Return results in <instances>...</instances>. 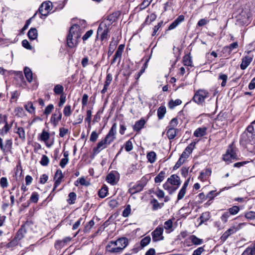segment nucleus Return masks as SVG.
Returning a JSON list of instances; mask_svg holds the SVG:
<instances>
[{
	"instance_id": "f257e3e1",
	"label": "nucleus",
	"mask_w": 255,
	"mask_h": 255,
	"mask_svg": "<svg viewBox=\"0 0 255 255\" xmlns=\"http://www.w3.org/2000/svg\"><path fill=\"white\" fill-rule=\"evenodd\" d=\"M82 31L79 30V25H73L67 37V44L70 48H74L77 46L79 39L80 38Z\"/></svg>"
},
{
	"instance_id": "f03ea898",
	"label": "nucleus",
	"mask_w": 255,
	"mask_h": 255,
	"mask_svg": "<svg viewBox=\"0 0 255 255\" xmlns=\"http://www.w3.org/2000/svg\"><path fill=\"white\" fill-rule=\"evenodd\" d=\"M128 239L125 237L119 238L116 241H112V245L116 246V248L111 249L110 246H107L106 250L108 252L117 253L122 252L128 245Z\"/></svg>"
},
{
	"instance_id": "7ed1b4c3",
	"label": "nucleus",
	"mask_w": 255,
	"mask_h": 255,
	"mask_svg": "<svg viewBox=\"0 0 255 255\" xmlns=\"http://www.w3.org/2000/svg\"><path fill=\"white\" fill-rule=\"evenodd\" d=\"M247 130L249 134L244 133L242 135V138L247 142V143L251 144H255V120L249 125Z\"/></svg>"
},
{
	"instance_id": "20e7f679",
	"label": "nucleus",
	"mask_w": 255,
	"mask_h": 255,
	"mask_svg": "<svg viewBox=\"0 0 255 255\" xmlns=\"http://www.w3.org/2000/svg\"><path fill=\"white\" fill-rule=\"evenodd\" d=\"M223 159L228 163L231 162L233 160L238 159L236 149L232 145L229 146L225 154L223 155Z\"/></svg>"
},
{
	"instance_id": "39448f33",
	"label": "nucleus",
	"mask_w": 255,
	"mask_h": 255,
	"mask_svg": "<svg viewBox=\"0 0 255 255\" xmlns=\"http://www.w3.org/2000/svg\"><path fill=\"white\" fill-rule=\"evenodd\" d=\"M109 27L107 25V23L105 21H102L99 25L97 31V39L98 38V33H101V40L103 41L107 39L109 35Z\"/></svg>"
},
{
	"instance_id": "423d86ee",
	"label": "nucleus",
	"mask_w": 255,
	"mask_h": 255,
	"mask_svg": "<svg viewBox=\"0 0 255 255\" xmlns=\"http://www.w3.org/2000/svg\"><path fill=\"white\" fill-rule=\"evenodd\" d=\"M209 93L205 90H199L195 94L193 100L198 104L204 102L205 99L208 97Z\"/></svg>"
},
{
	"instance_id": "0eeeda50",
	"label": "nucleus",
	"mask_w": 255,
	"mask_h": 255,
	"mask_svg": "<svg viewBox=\"0 0 255 255\" xmlns=\"http://www.w3.org/2000/svg\"><path fill=\"white\" fill-rule=\"evenodd\" d=\"M163 228L161 226H158L151 233L152 239L153 242H157L164 239L163 236Z\"/></svg>"
},
{
	"instance_id": "6e6552de",
	"label": "nucleus",
	"mask_w": 255,
	"mask_h": 255,
	"mask_svg": "<svg viewBox=\"0 0 255 255\" xmlns=\"http://www.w3.org/2000/svg\"><path fill=\"white\" fill-rule=\"evenodd\" d=\"M12 146V141L11 139H7L5 140L4 144L3 142V139L0 137V148L3 153L6 154L11 152Z\"/></svg>"
},
{
	"instance_id": "1a4fd4ad",
	"label": "nucleus",
	"mask_w": 255,
	"mask_h": 255,
	"mask_svg": "<svg viewBox=\"0 0 255 255\" xmlns=\"http://www.w3.org/2000/svg\"><path fill=\"white\" fill-rule=\"evenodd\" d=\"M117 125L116 123H114L112 128H111L108 133L105 137V141L109 145L116 138V133L117 132Z\"/></svg>"
},
{
	"instance_id": "9d476101",
	"label": "nucleus",
	"mask_w": 255,
	"mask_h": 255,
	"mask_svg": "<svg viewBox=\"0 0 255 255\" xmlns=\"http://www.w3.org/2000/svg\"><path fill=\"white\" fill-rule=\"evenodd\" d=\"M146 184V181L145 179L142 178L141 180L138 181L136 184L134 185L132 187L129 188V192L131 194H134L137 192L141 191L143 187Z\"/></svg>"
},
{
	"instance_id": "9b49d317",
	"label": "nucleus",
	"mask_w": 255,
	"mask_h": 255,
	"mask_svg": "<svg viewBox=\"0 0 255 255\" xmlns=\"http://www.w3.org/2000/svg\"><path fill=\"white\" fill-rule=\"evenodd\" d=\"M62 113L59 109L56 110L55 113L52 115L50 122L53 126L56 127L58 125L59 122L62 119Z\"/></svg>"
},
{
	"instance_id": "f8f14e48",
	"label": "nucleus",
	"mask_w": 255,
	"mask_h": 255,
	"mask_svg": "<svg viewBox=\"0 0 255 255\" xmlns=\"http://www.w3.org/2000/svg\"><path fill=\"white\" fill-rule=\"evenodd\" d=\"M196 142H192L189 144L187 147L185 149L184 151L182 153L180 158L182 159H185L187 158L189 155L192 153L194 147L195 146Z\"/></svg>"
},
{
	"instance_id": "ddd939ff",
	"label": "nucleus",
	"mask_w": 255,
	"mask_h": 255,
	"mask_svg": "<svg viewBox=\"0 0 255 255\" xmlns=\"http://www.w3.org/2000/svg\"><path fill=\"white\" fill-rule=\"evenodd\" d=\"M64 176L60 169H57L54 176L55 183L52 192H54L56 188L60 184Z\"/></svg>"
},
{
	"instance_id": "4468645a",
	"label": "nucleus",
	"mask_w": 255,
	"mask_h": 255,
	"mask_svg": "<svg viewBox=\"0 0 255 255\" xmlns=\"http://www.w3.org/2000/svg\"><path fill=\"white\" fill-rule=\"evenodd\" d=\"M242 224H240L237 227L233 226L226 231L222 236L221 239L224 241L226 240L231 235L235 233L240 228V226Z\"/></svg>"
},
{
	"instance_id": "2eb2a0df",
	"label": "nucleus",
	"mask_w": 255,
	"mask_h": 255,
	"mask_svg": "<svg viewBox=\"0 0 255 255\" xmlns=\"http://www.w3.org/2000/svg\"><path fill=\"white\" fill-rule=\"evenodd\" d=\"M253 58V55H246L243 57L242 59V62L240 65L241 69L242 70H245L252 62Z\"/></svg>"
},
{
	"instance_id": "dca6fc26",
	"label": "nucleus",
	"mask_w": 255,
	"mask_h": 255,
	"mask_svg": "<svg viewBox=\"0 0 255 255\" xmlns=\"http://www.w3.org/2000/svg\"><path fill=\"white\" fill-rule=\"evenodd\" d=\"M167 182L172 185L176 186L178 188L181 184L180 178L176 174H173L167 179Z\"/></svg>"
},
{
	"instance_id": "f3484780",
	"label": "nucleus",
	"mask_w": 255,
	"mask_h": 255,
	"mask_svg": "<svg viewBox=\"0 0 255 255\" xmlns=\"http://www.w3.org/2000/svg\"><path fill=\"white\" fill-rule=\"evenodd\" d=\"M117 174V173L116 171L111 172L106 177L107 182L113 185L116 184L119 180L116 176Z\"/></svg>"
},
{
	"instance_id": "a211bd4d",
	"label": "nucleus",
	"mask_w": 255,
	"mask_h": 255,
	"mask_svg": "<svg viewBox=\"0 0 255 255\" xmlns=\"http://www.w3.org/2000/svg\"><path fill=\"white\" fill-rule=\"evenodd\" d=\"M241 255H255V241L243 252Z\"/></svg>"
},
{
	"instance_id": "6ab92c4d",
	"label": "nucleus",
	"mask_w": 255,
	"mask_h": 255,
	"mask_svg": "<svg viewBox=\"0 0 255 255\" xmlns=\"http://www.w3.org/2000/svg\"><path fill=\"white\" fill-rule=\"evenodd\" d=\"M50 9V5L48 3L44 2L39 8V12L44 16H47L48 11Z\"/></svg>"
},
{
	"instance_id": "aec40b11",
	"label": "nucleus",
	"mask_w": 255,
	"mask_h": 255,
	"mask_svg": "<svg viewBox=\"0 0 255 255\" xmlns=\"http://www.w3.org/2000/svg\"><path fill=\"white\" fill-rule=\"evenodd\" d=\"M15 125H16V124H15ZM14 132L18 135L19 138L22 140L25 139V133L23 128L17 127L16 126H15L14 128Z\"/></svg>"
},
{
	"instance_id": "412c9836",
	"label": "nucleus",
	"mask_w": 255,
	"mask_h": 255,
	"mask_svg": "<svg viewBox=\"0 0 255 255\" xmlns=\"http://www.w3.org/2000/svg\"><path fill=\"white\" fill-rule=\"evenodd\" d=\"M14 121L12 120L9 124L7 123H5L4 124V127L0 129V134L2 136H4L5 134H7L9 129L11 128L13 123Z\"/></svg>"
},
{
	"instance_id": "4be33fe9",
	"label": "nucleus",
	"mask_w": 255,
	"mask_h": 255,
	"mask_svg": "<svg viewBox=\"0 0 255 255\" xmlns=\"http://www.w3.org/2000/svg\"><path fill=\"white\" fill-rule=\"evenodd\" d=\"M206 128L204 127L198 128L195 130L194 135L197 137L203 136L206 134Z\"/></svg>"
},
{
	"instance_id": "5701e85b",
	"label": "nucleus",
	"mask_w": 255,
	"mask_h": 255,
	"mask_svg": "<svg viewBox=\"0 0 255 255\" xmlns=\"http://www.w3.org/2000/svg\"><path fill=\"white\" fill-rule=\"evenodd\" d=\"M27 35L31 40L35 39L38 36L37 30L35 28H31L28 32Z\"/></svg>"
},
{
	"instance_id": "b1692460",
	"label": "nucleus",
	"mask_w": 255,
	"mask_h": 255,
	"mask_svg": "<svg viewBox=\"0 0 255 255\" xmlns=\"http://www.w3.org/2000/svg\"><path fill=\"white\" fill-rule=\"evenodd\" d=\"M25 109L31 114H34L35 113V108L34 107L31 102H28L24 105Z\"/></svg>"
},
{
	"instance_id": "393cba45",
	"label": "nucleus",
	"mask_w": 255,
	"mask_h": 255,
	"mask_svg": "<svg viewBox=\"0 0 255 255\" xmlns=\"http://www.w3.org/2000/svg\"><path fill=\"white\" fill-rule=\"evenodd\" d=\"M24 73L27 81L29 83L31 82L33 80V75L31 69L28 67H25Z\"/></svg>"
},
{
	"instance_id": "a878e982",
	"label": "nucleus",
	"mask_w": 255,
	"mask_h": 255,
	"mask_svg": "<svg viewBox=\"0 0 255 255\" xmlns=\"http://www.w3.org/2000/svg\"><path fill=\"white\" fill-rule=\"evenodd\" d=\"M145 123V121L142 119L137 121L134 125L133 130L136 131H139L143 127Z\"/></svg>"
},
{
	"instance_id": "bb28decb",
	"label": "nucleus",
	"mask_w": 255,
	"mask_h": 255,
	"mask_svg": "<svg viewBox=\"0 0 255 255\" xmlns=\"http://www.w3.org/2000/svg\"><path fill=\"white\" fill-rule=\"evenodd\" d=\"M167 136L169 139H173L176 135L177 129L176 128H167Z\"/></svg>"
},
{
	"instance_id": "cd10ccee",
	"label": "nucleus",
	"mask_w": 255,
	"mask_h": 255,
	"mask_svg": "<svg viewBox=\"0 0 255 255\" xmlns=\"http://www.w3.org/2000/svg\"><path fill=\"white\" fill-rule=\"evenodd\" d=\"M53 91L55 95H64V87L60 84L56 85L53 89Z\"/></svg>"
},
{
	"instance_id": "c85d7f7f",
	"label": "nucleus",
	"mask_w": 255,
	"mask_h": 255,
	"mask_svg": "<svg viewBox=\"0 0 255 255\" xmlns=\"http://www.w3.org/2000/svg\"><path fill=\"white\" fill-rule=\"evenodd\" d=\"M150 203L152 205V209L153 211H156L158 209L161 208L164 205V203H159L155 199L151 200Z\"/></svg>"
},
{
	"instance_id": "c756f323",
	"label": "nucleus",
	"mask_w": 255,
	"mask_h": 255,
	"mask_svg": "<svg viewBox=\"0 0 255 255\" xmlns=\"http://www.w3.org/2000/svg\"><path fill=\"white\" fill-rule=\"evenodd\" d=\"M189 240L191 241L193 244L195 245H200L203 243L202 239L197 238L195 235H191L189 237Z\"/></svg>"
},
{
	"instance_id": "7c9ffc66",
	"label": "nucleus",
	"mask_w": 255,
	"mask_h": 255,
	"mask_svg": "<svg viewBox=\"0 0 255 255\" xmlns=\"http://www.w3.org/2000/svg\"><path fill=\"white\" fill-rule=\"evenodd\" d=\"M173 222L171 219L168 220L164 223V228L166 230L167 233H170L173 231Z\"/></svg>"
},
{
	"instance_id": "2f4dec72",
	"label": "nucleus",
	"mask_w": 255,
	"mask_h": 255,
	"mask_svg": "<svg viewBox=\"0 0 255 255\" xmlns=\"http://www.w3.org/2000/svg\"><path fill=\"white\" fill-rule=\"evenodd\" d=\"M146 157H147L148 161L150 163H153L156 160V154L155 152H154L153 151H150L147 154Z\"/></svg>"
},
{
	"instance_id": "473e14b6",
	"label": "nucleus",
	"mask_w": 255,
	"mask_h": 255,
	"mask_svg": "<svg viewBox=\"0 0 255 255\" xmlns=\"http://www.w3.org/2000/svg\"><path fill=\"white\" fill-rule=\"evenodd\" d=\"M108 145L105 139H103L97 144V152L106 148Z\"/></svg>"
},
{
	"instance_id": "72a5a7b5",
	"label": "nucleus",
	"mask_w": 255,
	"mask_h": 255,
	"mask_svg": "<svg viewBox=\"0 0 255 255\" xmlns=\"http://www.w3.org/2000/svg\"><path fill=\"white\" fill-rule=\"evenodd\" d=\"M166 113V108L164 106H160L157 110V116L158 119L161 120L163 118Z\"/></svg>"
},
{
	"instance_id": "f704fd0d",
	"label": "nucleus",
	"mask_w": 255,
	"mask_h": 255,
	"mask_svg": "<svg viewBox=\"0 0 255 255\" xmlns=\"http://www.w3.org/2000/svg\"><path fill=\"white\" fill-rule=\"evenodd\" d=\"M165 176V172L163 171H160L159 174L154 178L155 183H160L164 179Z\"/></svg>"
},
{
	"instance_id": "c9c22d12",
	"label": "nucleus",
	"mask_w": 255,
	"mask_h": 255,
	"mask_svg": "<svg viewBox=\"0 0 255 255\" xmlns=\"http://www.w3.org/2000/svg\"><path fill=\"white\" fill-rule=\"evenodd\" d=\"M116 19V17L114 14H110L107 16L103 21H105L107 23V26H109Z\"/></svg>"
},
{
	"instance_id": "e433bc0d",
	"label": "nucleus",
	"mask_w": 255,
	"mask_h": 255,
	"mask_svg": "<svg viewBox=\"0 0 255 255\" xmlns=\"http://www.w3.org/2000/svg\"><path fill=\"white\" fill-rule=\"evenodd\" d=\"M108 192V187L106 186H103V187L98 192V195L101 198H105Z\"/></svg>"
},
{
	"instance_id": "4c0bfd02",
	"label": "nucleus",
	"mask_w": 255,
	"mask_h": 255,
	"mask_svg": "<svg viewBox=\"0 0 255 255\" xmlns=\"http://www.w3.org/2000/svg\"><path fill=\"white\" fill-rule=\"evenodd\" d=\"M182 101L180 99H176L175 101L171 100L168 103V107L171 109H174L176 106L180 105Z\"/></svg>"
},
{
	"instance_id": "58836bf2",
	"label": "nucleus",
	"mask_w": 255,
	"mask_h": 255,
	"mask_svg": "<svg viewBox=\"0 0 255 255\" xmlns=\"http://www.w3.org/2000/svg\"><path fill=\"white\" fill-rule=\"evenodd\" d=\"M76 194L75 193L72 192H70L68 195V198L67 201L69 204H73L75 203L76 199Z\"/></svg>"
},
{
	"instance_id": "ea45409f",
	"label": "nucleus",
	"mask_w": 255,
	"mask_h": 255,
	"mask_svg": "<svg viewBox=\"0 0 255 255\" xmlns=\"http://www.w3.org/2000/svg\"><path fill=\"white\" fill-rule=\"evenodd\" d=\"M183 63L185 66H192V62L191 58L189 55H186L183 57Z\"/></svg>"
},
{
	"instance_id": "a19ab883",
	"label": "nucleus",
	"mask_w": 255,
	"mask_h": 255,
	"mask_svg": "<svg viewBox=\"0 0 255 255\" xmlns=\"http://www.w3.org/2000/svg\"><path fill=\"white\" fill-rule=\"evenodd\" d=\"M167 181L163 185V188L165 190H167L170 194H172L173 192H175V190L177 189V187H173L171 186Z\"/></svg>"
},
{
	"instance_id": "79ce46f5",
	"label": "nucleus",
	"mask_w": 255,
	"mask_h": 255,
	"mask_svg": "<svg viewBox=\"0 0 255 255\" xmlns=\"http://www.w3.org/2000/svg\"><path fill=\"white\" fill-rule=\"evenodd\" d=\"M156 17L157 16L155 13H151V14L147 16L145 21V23H146L147 24H149L152 21H154L156 19Z\"/></svg>"
},
{
	"instance_id": "37998d69",
	"label": "nucleus",
	"mask_w": 255,
	"mask_h": 255,
	"mask_svg": "<svg viewBox=\"0 0 255 255\" xmlns=\"http://www.w3.org/2000/svg\"><path fill=\"white\" fill-rule=\"evenodd\" d=\"M72 112L71 107L70 105H66L63 109V114L65 117H69Z\"/></svg>"
},
{
	"instance_id": "c03bdc74",
	"label": "nucleus",
	"mask_w": 255,
	"mask_h": 255,
	"mask_svg": "<svg viewBox=\"0 0 255 255\" xmlns=\"http://www.w3.org/2000/svg\"><path fill=\"white\" fill-rule=\"evenodd\" d=\"M151 241V238L150 236H147L143 238L140 241V246L143 248L146 246Z\"/></svg>"
},
{
	"instance_id": "a18cd8bd",
	"label": "nucleus",
	"mask_w": 255,
	"mask_h": 255,
	"mask_svg": "<svg viewBox=\"0 0 255 255\" xmlns=\"http://www.w3.org/2000/svg\"><path fill=\"white\" fill-rule=\"evenodd\" d=\"M22 173V170L21 166L17 165L15 168V177L16 180L20 178Z\"/></svg>"
},
{
	"instance_id": "49530a36",
	"label": "nucleus",
	"mask_w": 255,
	"mask_h": 255,
	"mask_svg": "<svg viewBox=\"0 0 255 255\" xmlns=\"http://www.w3.org/2000/svg\"><path fill=\"white\" fill-rule=\"evenodd\" d=\"M210 218V214L209 212L203 213L200 217L201 222L203 223L207 221Z\"/></svg>"
},
{
	"instance_id": "de8ad7c7",
	"label": "nucleus",
	"mask_w": 255,
	"mask_h": 255,
	"mask_svg": "<svg viewBox=\"0 0 255 255\" xmlns=\"http://www.w3.org/2000/svg\"><path fill=\"white\" fill-rule=\"evenodd\" d=\"M240 211V208L237 206H234L228 209V212L231 215L237 214Z\"/></svg>"
},
{
	"instance_id": "09e8293b",
	"label": "nucleus",
	"mask_w": 255,
	"mask_h": 255,
	"mask_svg": "<svg viewBox=\"0 0 255 255\" xmlns=\"http://www.w3.org/2000/svg\"><path fill=\"white\" fill-rule=\"evenodd\" d=\"M39 199V195L36 192H32L30 198V201L32 203H36L38 202Z\"/></svg>"
},
{
	"instance_id": "8fccbe9b",
	"label": "nucleus",
	"mask_w": 255,
	"mask_h": 255,
	"mask_svg": "<svg viewBox=\"0 0 255 255\" xmlns=\"http://www.w3.org/2000/svg\"><path fill=\"white\" fill-rule=\"evenodd\" d=\"M125 150L127 152H129L132 149L133 146H132V143L131 140V139H129L126 142V143L125 144Z\"/></svg>"
},
{
	"instance_id": "3c124183",
	"label": "nucleus",
	"mask_w": 255,
	"mask_h": 255,
	"mask_svg": "<svg viewBox=\"0 0 255 255\" xmlns=\"http://www.w3.org/2000/svg\"><path fill=\"white\" fill-rule=\"evenodd\" d=\"M49 137H50L49 133L47 131L43 130L40 135L41 140L45 142L48 140Z\"/></svg>"
},
{
	"instance_id": "603ef678",
	"label": "nucleus",
	"mask_w": 255,
	"mask_h": 255,
	"mask_svg": "<svg viewBox=\"0 0 255 255\" xmlns=\"http://www.w3.org/2000/svg\"><path fill=\"white\" fill-rule=\"evenodd\" d=\"M49 162V159L48 157L45 155H43L41 158V159L40 161V164L44 166H46L48 165Z\"/></svg>"
},
{
	"instance_id": "864d4df0",
	"label": "nucleus",
	"mask_w": 255,
	"mask_h": 255,
	"mask_svg": "<svg viewBox=\"0 0 255 255\" xmlns=\"http://www.w3.org/2000/svg\"><path fill=\"white\" fill-rule=\"evenodd\" d=\"M122 53H123L122 52L117 50V51L114 56V58L112 60V64L115 63L118 58H119V63H120V62L121 61Z\"/></svg>"
},
{
	"instance_id": "5fc2aeb1",
	"label": "nucleus",
	"mask_w": 255,
	"mask_h": 255,
	"mask_svg": "<svg viewBox=\"0 0 255 255\" xmlns=\"http://www.w3.org/2000/svg\"><path fill=\"white\" fill-rule=\"evenodd\" d=\"M14 112L15 115L18 117H22L24 116V111L22 108L17 107L15 109Z\"/></svg>"
},
{
	"instance_id": "6e6d98bb",
	"label": "nucleus",
	"mask_w": 255,
	"mask_h": 255,
	"mask_svg": "<svg viewBox=\"0 0 255 255\" xmlns=\"http://www.w3.org/2000/svg\"><path fill=\"white\" fill-rule=\"evenodd\" d=\"M0 185L2 188H5L7 187L8 183L6 177H2L0 179Z\"/></svg>"
},
{
	"instance_id": "4d7b16f0",
	"label": "nucleus",
	"mask_w": 255,
	"mask_h": 255,
	"mask_svg": "<svg viewBox=\"0 0 255 255\" xmlns=\"http://www.w3.org/2000/svg\"><path fill=\"white\" fill-rule=\"evenodd\" d=\"M178 124V122L177 119L176 118H173L170 121L167 128H175V127L177 126Z\"/></svg>"
},
{
	"instance_id": "13d9d810",
	"label": "nucleus",
	"mask_w": 255,
	"mask_h": 255,
	"mask_svg": "<svg viewBox=\"0 0 255 255\" xmlns=\"http://www.w3.org/2000/svg\"><path fill=\"white\" fill-rule=\"evenodd\" d=\"M80 183L81 185L88 186L90 184L88 182H87L85 179L84 177H81L78 180H77L75 183V185L76 186H78L77 183Z\"/></svg>"
},
{
	"instance_id": "bf43d9fd",
	"label": "nucleus",
	"mask_w": 255,
	"mask_h": 255,
	"mask_svg": "<svg viewBox=\"0 0 255 255\" xmlns=\"http://www.w3.org/2000/svg\"><path fill=\"white\" fill-rule=\"evenodd\" d=\"M227 79H228V76L227 75L224 74H220V75L219 76V79L222 80V82L221 83L222 87H224L226 85Z\"/></svg>"
},
{
	"instance_id": "052dcab7",
	"label": "nucleus",
	"mask_w": 255,
	"mask_h": 255,
	"mask_svg": "<svg viewBox=\"0 0 255 255\" xmlns=\"http://www.w3.org/2000/svg\"><path fill=\"white\" fill-rule=\"evenodd\" d=\"M130 211H131L130 206V205H128L126 206V208L123 211V213H122L123 216L124 217H128L130 213Z\"/></svg>"
},
{
	"instance_id": "680f3d73",
	"label": "nucleus",
	"mask_w": 255,
	"mask_h": 255,
	"mask_svg": "<svg viewBox=\"0 0 255 255\" xmlns=\"http://www.w3.org/2000/svg\"><path fill=\"white\" fill-rule=\"evenodd\" d=\"M53 109L54 106L53 104L48 105L44 110V114L46 116L49 115Z\"/></svg>"
},
{
	"instance_id": "e2e57ef3",
	"label": "nucleus",
	"mask_w": 255,
	"mask_h": 255,
	"mask_svg": "<svg viewBox=\"0 0 255 255\" xmlns=\"http://www.w3.org/2000/svg\"><path fill=\"white\" fill-rule=\"evenodd\" d=\"M26 233V231L24 228L21 227L17 232V238L20 240L24 237V234Z\"/></svg>"
},
{
	"instance_id": "0e129e2a",
	"label": "nucleus",
	"mask_w": 255,
	"mask_h": 255,
	"mask_svg": "<svg viewBox=\"0 0 255 255\" xmlns=\"http://www.w3.org/2000/svg\"><path fill=\"white\" fill-rule=\"evenodd\" d=\"M152 0H144L143 2L139 5L140 9H143L148 6Z\"/></svg>"
},
{
	"instance_id": "69168bd1",
	"label": "nucleus",
	"mask_w": 255,
	"mask_h": 255,
	"mask_svg": "<svg viewBox=\"0 0 255 255\" xmlns=\"http://www.w3.org/2000/svg\"><path fill=\"white\" fill-rule=\"evenodd\" d=\"M231 52L232 51L230 50L227 46L224 47L222 50V52L225 57L229 56L231 54Z\"/></svg>"
},
{
	"instance_id": "338daca9",
	"label": "nucleus",
	"mask_w": 255,
	"mask_h": 255,
	"mask_svg": "<svg viewBox=\"0 0 255 255\" xmlns=\"http://www.w3.org/2000/svg\"><path fill=\"white\" fill-rule=\"evenodd\" d=\"M186 189H184V188H181V189L180 190L178 196H177V199L178 200L182 199L186 193Z\"/></svg>"
},
{
	"instance_id": "774afa93",
	"label": "nucleus",
	"mask_w": 255,
	"mask_h": 255,
	"mask_svg": "<svg viewBox=\"0 0 255 255\" xmlns=\"http://www.w3.org/2000/svg\"><path fill=\"white\" fill-rule=\"evenodd\" d=\"M205 250L203 247H199L196 250L194 251L192 255H201V254L204 252Z\"/></svg>"
}]
</instances>
